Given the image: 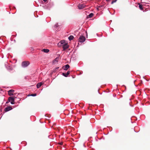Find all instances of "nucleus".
<instances>
[{"instance_id":"f257e3e1","label":"nucleus","mask_w":150,"mask_h":150,"mask_svg":"<svg viewBox=\"0 0 150 150\" xmlns=\"http://www.w3.org/2000/svg\"><path fill=\"white\" fill-rule=\"evenodd\" d=\"M30 64V63L28 61H24L22 63V66L23 67H27Z\"/></svg>"},{"instance_id":"f03ea898","label":"nucleus","mask_w":150,"mask_h":150,"mask_svg":"<svg viewBox=\"0 0 150 150\" xmlns=\"http://www.w3.org/2000/svg\"><path fill=\"white\" fill-rule=\"evenodd\" d=\"M86 40L85 37L83 35H81L79 39V41L80 42H83Z\"/></svg>"},{"instance_id":"7ed1b4c3","label":"nucleus","mask_w":150,"mask_h":150,"mask_svg":"<svg viewBox=\"0 0 150 150\" xmlns=\"http://www.w3.org/2000/svg\"><path fill=\"white\" fill-rule=\"evenodd\" d=\"M14 98L11 97H10L8 98V100L9 102H10L11 103V104H14Z\"/></svg>"},{"instance_id":"20e7f679","label":"nucleus","mask_w":150,"mask_h":150,"mask_svg":"<svg viewBox=\"0 0 150 150\" xmlns=\"http://www.w3.org/2000/svg\"><path fill=\"white\" fill-rule=\"evenodd\" d=\"M86 6L85 4H79L78 5V8L80 9H81L83 8Z\"/></svg>"},{"instance_id":"39448f33","label":"nucleus","mask_w":150,"mask_h":150,"mask_svg":"<svg viewBox=\"0 0 150 150\" xmlns=\"http://www.w3.org/2000/svg\"><path fill=\"white\" fill-rule=\"evenodd\" d=\"M69 47V45H68L67 43H66L64 44L63 45V50H64L66 49H67Z\"/></svg>"},{"instance_id":"423d86ee","label":"nucleus","mask_w":150,"mask_h":150,"mask_svg":"<svg viewBox=\"0 0 150 150\" xmlns=\"http://www.w3.org/2000/svg\"><path fill=\"white\" fill-rule=\"evenodd\" d=\"M65 40H61L58 44V46H61L62 45H63L64 43H66Z\"/></svg>"},{"instance_id":"0eeeda50","label":"nucleus","mask_w":150,"mask_h":150,"mask_svg":"<svg viewBox=\"0 0 150 150\" xmlns=\"http://www.w3.org/2000/svg\"><path fill=\"white\" fill-rule=\"evenodd\" d=\"M12 109V108L11 106H8L5 109V110L6 112H8Z\"/></svg>"},{"instance_id":"6e6552de","label":"nucleus","mask_w":150,"mask_h":150,"mask_svg":"<svg viewBox=\"0 0 150 150\" xmlns=\"http://www.w3.org/2000/svg\"><path fill=\"white\" fill-rule=\"evenodd\" d=\"M13 90L11 89L8 91V94L10 96H11L13 95V93L14 92Z\"/></svg>"},{"instance_id":"1a4fd4ad","label":"nucleus","mask_w":150,"mask_h":150,"mask_svg":"<svg viewBox=\"0 0 150 150\" xmlns=\"http://www.w3.org/2000/svg\"><path fill=\"white\" fill-rule=\"evenodd\" d=\"M70 71H67V73L65 74L64 73H62V75L65 77H67L68 75L70 74Z\"/></svg>"},{"instance_id":"9d476101","label":"nucleus","mask_w":150,"mask_h":150,"mask_svg":"<svg viewBox=\"0 0 150 150\" xmlns=\"http://www.w3.org/2000/svg\"><path fill=\"white\" fill-rule=\"evenodd\" d=\"M69 67V66L68 64H67L63 67V69L64 70H67Z\"/></svg>"},{"instance_id":"9b49d317","label":"nucleus","mask_w":150,"mask_h":150,"mask_svg":"<svg viewBox=\"0 0 150 150\" xmlns=\"http://www.w3.org/2000/svg\"><path fill=\"white\" fill-rule=\"evenodd\" d=\"M43 83H42V82L38 83L37 85V88H39L43 84Z\"/></svg>"},{"instance_id":"f8f14e48","label":"nucleus","mask_w":150,"mask_h":150,"mask_svg":"<svg viewBox=\"0 0 150 150\" xmlns=\"http://www.w3.org/2000/svg\"><path fill=\"white\" fill-rule=\"evenodd\" d=\"M74 37L72 35H70L69 36V37L68 38L69 40L71 41L74 38Z\"/></svg>"},{"instance_id":"ddd939ff","label":"nucleus","mask_w":150,"mask_h":150,"mask_svg":"<svg viewBox=\"0 0 150 150\" xmlns=\"http://www.w3.org/2000/svg\"><path fill=\"white\" fill-rule=\"evenodd\" d=\"M43 51L45 53H48L49 52V50L47 49H44L43 50Z\"/></svg>"},{"instance_id":"4468645a","label":"nucleus","mask_w":150,"mask_h":150,"mask_svg":"<svg viewBox=\"0 0 150 150\" xmlns=\"http://www.w3.org/2000/svg\"><path fill=\"white\" fill-rule=\"evenodd\" d=\"M93 16V14L92 13H91L88 15V17L89 18H91Z\"/></svg>"},{"instance_id":"2eb2a0df","label":"nucleus","mask_w":150,"mask_h":150,"mask_svg":"<svg viewBox=\"0 0 150 150\" xmlns=\"http://www.w3.org/2000/svg\"><path fill=\"white\" fill-rule=\"evenodd\" d=\"M139 8L141 10H142L143 7H142V6L141 4H139Z\"/></svg>"},{"instance_id":"dca6fc26","label":"nucleus","mask_w":150,"mask_h":150,"mask_svg":"<svg viewBox=\"0 0 150 150\" xmlns=\"http://www.w3.org/2000/svg\"><path fill=\"white\" fill-rule=\"evenodd\" d=\"M117 0H113L112 2H111V4H113L114 3H115L116 2V1H117Z\"/></svg>"},{"instance_id":"f3484780","label":"nucleus","mask_w":150,"mask_h":150,"mask_svg":"<svg viewBox=\"0 0 150 150\" xmlns=\"http://www.w3.org/2000/svg\"><path fill=\"white\" fill-rule=\"evenodd\" d=\"M30 96H36V94L34 93V94H31Z\"/></svg>"},{"instance_id":"a211bd4d","label":"nucleus","mask_w":150,"mask_h":150,"mask_svg":"<svg viewBox=\"0 0 150 150\" xmlns=\"http://www.w3.org/2000/svg\"><path fill=\"white\" fill-rule=\"evenodd\" d=\"M54 26L56 28H57L59 26V25H58V23H56V24Z\"/></svg>"},{"instance_id":"6ab92c4d","label":"nucleus","mask_w":150,"mask_h":150,"mask_svg":"<svg viewBox=\"0 0 150 150\" xmlns=\"http://www.w3.org/2000/svg\"><path fill=\"white\" fill-rule=\"evenodd\" d=\"M58 68H59V67H57V68H56V69H58Z\"/></svg>"},{"instance_id":"aec40b11","label":"nucleus","mask_w":150,"mask_h":150,"mask_svg":"<svg viewBox=\"0 0 150 150\" xmlns=\"http://www.w3.org/2000/svg\"><path fill=\"white\" fill-rule=\"evenodd\" d=\"M110 0H106V1H110Z\"/></svg>"},{"instance_id":"412c9836","label":"nucleus","mask_w":150,"mask_h":150,"mask_svg":"<svg viewBox=\"0 0 150 150\" xmlns=\"http://www.w3.org/2000/svg\"><path fill=\"white\" fill-rule=\"evenodd\" d=\"M6 68L7 69H8L6 67Z\"/></svg>"}]
</instances>
